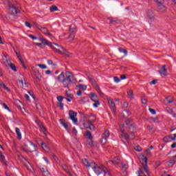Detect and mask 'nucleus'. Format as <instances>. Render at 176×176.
Listing matches in <instances>:
<instances>
[{"label": "nucleus", "mask_w": 176, "mask_h": 176, "mask_svg": "<svg viewBox=\"0 0 176 176\" xmlns=\"http://www.w3.org/2000/svg\"><path fill=\"white\" fill-rule=\"evenodd\" d=\"M65 96H66V97H68L69 98H71V99H72V98H74V95H72L71 93H69V91H65Z\"/></svg>", "instance_id": "obj_41"}, {"label": "nucleus", "mask_w": 176, "mask_h": 176, "mask_svg": "<svg viewBox=\"0 0 176 176\" xmlns=\"http://www.w3.org/2000/svg\"><path fill=\"white\" fill-rule=\"evenodd\" d=\"M100 105V101H96V102H95V103H94V107H95V108H97V107H98Z\"/></svg>", "instance_id": "obj_58"}, {"label": "nucleus", "mask_w": 176, "mask_h": 176, "mask_svg": "<svg viewBox=\"0 0 176 176\" xmlns=\"http://www.w3.org/2000/svg\"><path fill=\"white\" fill-rule=\"evenodd\" d=\"M77 87H78V89H80V90H87V86H86L85 85H77Z\"/></svg>", "instance_id": "obj_37"}, {"label": "nucleus", "mask_w": 176, "mask_h": 176, "mask_svg": "<svg viewBox=\"0 0 176 176\" xmlns=\"http://www.w3.org/2000/svg\"><path fill=\"white\" fill-rule=\"evenodd\" d=\"M157 9L161 13H164L167 10V8L163 5V3L157 5Z\"/></svg>", "instance_id": "obj_18"}, {"label": "nucleus", "mask_w": 176, "mask_h": 176, "mask_svg": "<svg viewBox=\"0 0 176 176\" xmlns=\"http://www.w3.org/2000/svg\"><path fill=\"white\" fill-rule=\"evenodd\" d=\"M3 108H5V109H7L8 111H9V112H10V109H9V107H8V104L6 103H3Z\"/></svg>", "instance_id": "obj_53"}, {"label": "nucleus", "mask_w": 176, "mask_h": 176, "mask_svg": "<svg viewBox=\"0 0 176 176\" xmlns=\"http://www.w3.org/2000/svg\"><path fill=\"white\" fill-rule=\"evenodd\" d=\"M33 25L36 27L39 31H41L44 35H47L48 36H53V35L49 32V30L47 28L43 27L42 25L38 24L36 22H33Z\"/></svg>", "instance_id": "obj_6"}, {"label": "nucleus", "mask_w": 176, "mask_h": 176, "mask_svg": "<svg viewBox=\"0 0 176 176\" xmlns=\"http://www.w3.org/2000/svg\"><path fill=\"white\" fill-rule=\"evenodd\" d=\"M109 105L110 107V109L113 112H115L116 111V106L115 104V102H113V100L109 98L108 99Z\"/></svg>", "instance_id": "obj_14"}, {"label": "nucleus", "mask_w": 176, "mask_h": 176, "mask_svg": "<svg viewBox=\"0 0 176 176\" xmlns=\"http://www.w3.org/2000/svg\"><path fill=\"white\" fill-rule=\"evenodd\" d=\"M0 160H1V162L3 163V164H5V166H8V163L6 162V160H5V155H0Z\"/></svg>", "instance_id": "obj_35"}, {"label": "nucleus", "mask_w": 176, "mask_h": 176, "mask_svg": "<svg viewBox=\"0 0 176 176\" xmlns=\"http://www.w3.org/2000/svg\"><path fill=\"white\" fill-rule=\"evenodd\" d=\"M96 116L91 115L89 116V120L86 123H94V122H96Z\"/></svg>", "instance_id": "obj_26"}, {"label": "nucleus", "mask_w": 176, "mask_h": 176, "mask_svg": "<svg viewBox=\"0 0 176 176\" xmlns=\"http://www.w3.org/2000/svg\"><path fill=\"white\" fill-rule=\"evenodd\" d=\"M146 17L151 23L155 20V16L153 11L148 10L146 13Z\"/></svg>", "instance_id": "obj_9"}, {"label": "nucleus", "mask_w": 176, "mask_h": 176, "mask_svg": "<svg viewBox=\"0 0 176 176\" xmlns=\"http://www.w3.org/2000/svg\"><path fill=\"white\" fill-rule=\"evenodd\" d=\"M101 145H105L107 144V138L102 137L100 140Z\"/></svg>", "instance_id": "obj_43"}, {"label": "nucleus", "mask_w": 176, "mask_h": 176, "mask_svg": "<svg viewBox=\"0 0 176 176\" xmlns=\"http://www.w3.org/2000/svg\"><path fill=\"white\" fill-rule=\"evenodd\" d=\"M27 149L29 152H35L38 149V146H36V144L30 142L27 146Z\"/></svg>", "instance_id": "obj_10"}, {"label": "nucleus", "mask_w": 176, "mask_h": 176, "mask_svg": "<svg viewBox=\"0 0 176 176\" xmlns=\"http://www.w3.org/2000/svg\"><path fill=\"white\" fill-rule=\"evenodd\" d=\"M148 110L151 112V113H152V115H155L156 114V111L155 109L150 108Z\"/></svg>", "instance_id": "obj_56"}, {"label": "nucleus", "mask_w": 176, "mask_h": 176, "mask_svg": "<svg viewBox=\"0 0 176 176\" xmlns=\"http://www.w3.org/2000/svg\"><path fill=\"white\" fill-rule=\"evenodd\" d=\"M57 10H58V8H57V6H51L50 8V12H51V13H53L54 12H57Z\"/></svg>", "instance_id": "obj_34"}, {"label": "nucleus", "mask_w": 176, "mask_h": 176, "mask_svg": "<svg viewBox=\"0 0 176 176\" xmlns=\"http://www.w3.org/2000/svg\"><path fill=\"white\" fill-rule=\"evenodd\" d=\"M69 116L71 120H72V122L74 123V124H78V118H76V116H78V113L70 110L69 111Z\"/></svg>", "instance_id": "obj_8"}, {"label": "nucleus", "mask_w": 176, "mask_h": 176, "mask_svg": "<svg viewBox=\"0 0 176 176\" xmlns=\"http://www.w3.org/2000/svg\"><path fill=\"white\" fill-rule=\"evenodd\" d=\"M147 129L150 133H155V131H156V129L153 125H148Z\"/></svg>", "instance_id": "obj_32"}, {"label": "nucleus", "mask_w": 176, "mask_h": 176, "mask_svg": "<svg viewBox=\"0 0 176 176\" xmlns=\"http://www.w3.org/2000/svg\"><path fill=\"white\" fill-rule=\"evenodd\" d=\"M59 122L60 123V124H62V126H63L65 127V129L68 131V130H69V127L68 126V124H67L65 122V120L60 119L59 120Z\"/></svg>", "instance_id": "obj_21"}, {"label": "nucleus", "mask_w": 176, "mask_h": 176, "mask_svg": "<svg viewBox=\"0 0 176 176\" xmlns=\"http://www.w3.org/2000/svg\"><path fill=\"white\" fill-rule=\"evenodd\" d=\"M102 169L103 173H104V176H111V172L108 170V168L105 167V166L102 165Z\"/></svg>", "instance_id": "obj_20"}, {"label": "nucleus", "mask_w": 176, "mask_h": 176, "mask_svg": "<svg viewBox=\"0 0 176 176\" xmlns=\"http://www.w3.org/2000/svg\"><path fill=\"white\" fill-rule=\"evenodd\" d=\"M9 67L11 68V69H12V71H14V72H17V69L16 68V65H14V64L10 63Z\"/></svg>", "instance_id": "obj_38"}, {"label": "nucleus", "mask_w": 176, "mask_h": 176, "mask_svg": "<svg viewBox=\"0 0 176 176\" xmlns=\"http://www.w3.org/2000/svg\"><path fill=\"white\" fill-rule=\"evenodd\" d=\"M16 54V57H18L22 67H23L25 69L27 68V67L25 66V63H24V60H23V58L21 57V55L20 54H19V52H17L16 51L15 52Z\"/></svg>", "instance_id": "obj_16"}, {"label": "nucleus", "mask_w": 176, "mask_h": 176, "mask_svg": "<svg viewBox=\"0 0 176 176\" xmlns=\"http://www.w3.org/2000/svg\"><path fill=\"white\" fill-rule=\"evenodd\" d=\"M64 98L63 96H59L57 97V100H58V102H63V100H64Z\"/></svg>", "instance_id": "obj_49"}, {"label": "nucleus", "mask_w": 176, "mask_h": 176, "mask_svg": "<svg viewBox=\"0 0 176 176\" xmlns=\"http://www.w3.org/2000/svg\"><path fill=\"white\" fill-rule=\"evenodd\" d=\"M69 39H71V41H74V39H75V33H70V35L69 36Z\"/></svg>", "instance_id": "obj_48"}, {"label": "nucleus", "mask_w": 176, "mask_h": 176, "mask_svg": "<svg viewBox=\"0 0 176 176\" xmlns=\"http://www.w3.org/2000/svg\"><path fill=\"white\" fill-rule=\"evenodd\" d=\"M157 2V5H162V3H164V0H154Z\"/></svg>", "instance_id": "obj_52"}, {"label": "nucleus", "mask_w": 176, "mask_h": 176, "mask_svg": "<svg viewBox=\"0 0 176 176\" xmlns=\"http://www.w3.org/2000/svg\"><path fill=\"white\" fill-rule=\"evenodd\" d=\"M76 32V26L75 25H71L69 28V34H75Z\"/></svg>", "instance_id": "obj_28"}, {"label": "nucleus", "mask_w": 176, "mask_h": 176, "mask_svg": "<svg viewBox=\"0 0 176 176\" xmlns=\"http://www.w3.org/2000/svg\"><path fill=\"white\" fill-rule=\"evenodd\" d=\"M36 124H38L41 131H42V133H43V134L46 135V134H47V131H46V128H45V126L42 124V122H41L39 120H36Z\"/></svg>", "instance_id": "obj_12"}, {"label": "nucleus", "mask_w": 176, "mask_h": 176, "mask_svg": "<svg viewBox=\"0 0 176 176\" xmlns=\"http://www.w3.org/2000/svg\"><path fill=\"white\" fill-rule=\"evenodd\" d=\"M47 64H48V65H54V67H55V65H57L56 63H53V60H48Z\"/></svg>", "instance_id": "obj_50"}, {"label": "nucleus", "mask_w": 176, "mask_h": 176, "mask_svg": "<svg viewBox=\"0 0 176 176\" xmlns=\"http://www.w3.org/2000/svg\"><path fill=\"white\" fill-rule=\"evenodd\" d=\"M36 65V67H39L42 69H46V68H47L46 65L38 64V65Z\"/></svg>", "instance_id": "obj_46"}, {"label": "nucleus", "mask_w": 176, "mask_h": 176, "mask_svg": "<svg viewBox=\"0 0 176 176\" xmlns=\"http://www.w3.org/2000/svg\"><path fill=\"white\" fill-rule=\"evenodd\" d=\"M29 38H31V39H33V41H35L38 39V38L32 34H29Z\"/></svg>", "instance_id": "obj_55"}, {"label": "nucleus", "mask_w": 176, "mask_h": 176, "mask_svg": "<svg viewBox=\"0 0 176 176\" xmlns=\"http://www.w3.org/2000/svg\"><path fill=\"white\" fill-rule=\"evenodd\" d=\"M83 126L87 127V129H89L90 130H94V129H96L93 124V122H84Z\"/></svg>", "instance_id": "obj_17"}, {"label": "nucleus", "mask_w": 176, "mask_h": 176, "mask_svg": "<svg viewBox=\"0 0 176 176\" xmlns=\"http://www.w3.org/2000/svg\"><path fill=\"white\" fill-rule=\"evenodd\" d=\"M118 50H119V52H120V53H124V56H127V53L128 52H127L126 50H124V49H123L122 47H119Z\"/></svg>", "instance_id": "obj_39"}, {"label": "nucleus", "mask_w": 176, "mask_h": 176, "mask_svg": "<svg viewBox=\"0 0 176 176\" xmlns=\"http://www.w3.org/2000/svg\"><path fill=\"white\" fill-rule=\"evenodd\" d=\"M121 139L122 141H123V140H125V141H129V140H130V136H129V134H127L124 130L121 129Z\"/></svg>", "instance_id": "obj_15"}, {"label": "nucleus", "mask_w": 176, "mask_h": 176, "mask_svg": "<svg viewBox=\"0 0 176 176\" xmlns=\"http://www.w3.org/2000/svg\"><path fill=\"white\" fill-rule=\"evenodd\" d=\"M36 46H40L41 47H45V45H43L41 43H35Z\"/></svg>", "instance_id": "obj_62"}, {"label": "nucleus", "mask_w": 176, "mask_h": 176, "mask_svg": "<svg viewBox=\"0 0 176 176\" xmlns=\"http://www.w3.org/2000/svg\"><path fill=\"white\" fill-rule=\"evenodd\" d=\"M121 168H122V170H123L124 171H126V170H127V168H129V165H128V164H126L122 163Z\"/></svg>", "instance_id": "obj_40"}, {"label": "nucleus", "mask_w": 176, "mask_h": 176, "mask_svg": "<svg viewBox=\"0 0 176 176\" xmlns=\"http://www.w3.org/2000/svg\"><path fill=\"white\" fill-rule=\"evenodd\" d=\"M166 100L168 101V104H171L173 101H174L173 99H171V96H168Z\"/></svg>", "instance_id": "obj_51"}, {"label": "nucleus", "mask_w": 176, "mask_h": 176, "mask_svg": "<svg viewBox=\"0 0 176 176\" xmlns=\"http://www.w3.org/2000/svg\"><path fill=\"white\" fill-rule=\"evenodd\" d=\"M134 149H135V151H136V152H141L142 151V148H141V146H140V145L135 146Z\"/></svg>", "instance_id": "obj_42"}, {"label": "nucleus", "mask_w": 176, "mask_h": 176, "mask_svg": "<svg viewBox=\"0 0 176 176\" xmlns=\"http://www.w3.org/2000/svg\"><path fill=\"white\" fill-rule=\"evenodd\" d=\"M0 86L3 88L5 89V90H7L8 91H10L9 87H6V85L3 83H1Z\"/></svg>", "instance_id": "obj_47"}, {"label": "nucleus", "mask_w": 176, "mask_h": 176, "mask_svg": "<svg viewBox=\"0 0 176 176\" xmlns=\"http://www.w3.org/2000/svg\"><path fill=\"white\" fill-rule=\"evenodd\" d=\"M65 79V76H64V72H62L58 76V82H64V80Z\"/></svg>", "instance_id": "obj_30"}, {"label": "nucleus", "mask_w": 176, "mask_h": 176, "mask_svg": "<svg viewBox=\"0 0 176 176\" xmlns=\"http://www.w3.org/2000/svg\"><path fill=\"white\" fill-rule=\"evenodd\" d=\"M110 162H111V163L113 164H119V163H120V157H119V156H116L113 160Z\"/></svg>", "instance_id": "obj_24"}, {"label": "nucleus", "mask_w": 176, "mask_h": 176, "mask_svg": "<svg viewBox=\"0 0 176 176\" xmlns=\"http://www.w3.org/2000/svg\"><path fill=\"white\" fill-rule=\"evenodd\" d=\"M87 144L89 146H97V143L93 141V139H88Z\"/></svg>", "instance_id": "obj_27"}, {"label": "nucleus", "mask_w": 176, "mask_h": 176, "mask_svg": "<svg viewBox=\"0 0 176 176\" xmlns=\"http://www.w3.org/2000/svg\"><path fill=\"white\" fill-rule=\"evenodd\" d=\"M139 160L142 164V168L146 173V175H149L151 172L149 171V168H148V157H145L144 155H139Z\"/></svg>", "instance_id": "obj_5"}, {"label": "nucleus", "mask_w": 176, "mask_h": 176, "mask_svg": "<svg viewBox=\"0 0 176 176\" xmlns=\"http://www.w3.org/2000/svg\"><path fill=\"white\" fill-rule=\"evenodd\" d=\"M146 102H147L146 99H145V98H143L142 99V104H146Z\"/></svg>", "instance_id": "obj_63"}, {"label": "nucleus", "mask_w": 176, "mask_h": 176, "mask_svg": "<svg viewBox=\"0 0 176 176\" xmlns=\"http://www.w3.org/2000/svg\"><path fill=\"white\" fill-rule=\"evenodd\" d=\"M85 135L87 140H93V135H91V132L87 131L85 133Z\"/></svg>", "instance_id": "obj_29"}, {"label": "nucleus", "mask_w": 176, "mask_h": 176, "mask_svg": "<svg viewBox=\"0 0 176 176\" xmlns=\"http://www.w3.org/2000/svg\"><path fill=\"white\" fill-rule=\"evenodd\" d=\"M164 142H169L170 139L168 138V136L164 137Z\"/></svg>", "instance_id": "obj_60"}, {"label": "nucleus", "mask_w": 176, "mask_h": 176, "mask_svg": "<svg viewBox=\"0 0 176 176\" xmlns=\"http://www.w3.org/2000/svg\"><path fill=\"white\" fill-rule=\"evenodd\" d=\"M144 153L146 155H151V150L149 148H147L146 150H145Z\"/></svg>", "instance_id": "obj_59"}, {"label": "nucleus", "mask_w": 176, "mask_h": 176, "mask_svg": "<svg viewBox=\"0 0 176 176\" xmlns=\"http://www.w3.org/2000/svg\"><path fill=\"white\" fill-rule=\"evenodd\" d=\"M26 27H28V28H32V25L30 22H25V23Z\"/></svg>", "instance_id": "obj_54"}, {"label": "nucleus", "mask_w": 176, "mask_h": 176, "mask_svg": "<svg viewBox=\"0 0 176 176\" xmlns=\"http://www.w3.org/2000/svg\"><path fill=\"white\" fill-rule=\"evenodd\" d=\"M57 107L61 109H64V103H63V102H58Z\"/></svg>", "instance_id": "obj_44"}, {"label": "nucleus", "mask_w": 176, "mask_h": 176, "mask_svg": "<svg viewBox=\"0 0 176 176\" xmlns=\"http://www.w3.org/2000/svg\"><path fill=\"white\" fill-rule=\"evenodd\" d=\"M90 97L91 100H92V101H94V102L98 101V96H97L96 94L91 93Z\"/></svg>", "instance_id": "obj_22"}, {"label": "nucleus", "mask_w": 176, "mask_h": 176, "mask_svg": "<svg viewBox=\"0 0 176 176\" xmlns=\"http://www.w3.org/2000/svg\"><path fill=\"white\" fill-rule=\"evenodd\" d=\"M39 41L43 43V45H47L54 52V53H56L57 54H61L62 56H67V57H72V54L68 52L67 50H65L64 47H61L60 45H58L57 43L48 42L46 41L44 38H40Z\"/></svg>", "instance_id": "obj_1"}, {"label": "nucleus", "mask_w": 176, "mask_h": 176, "mask_svg": "<svg viewBox=\"0 0 176 176\" xmlns=\"http://www.w3.org/2000/svg\"><path fill=\"white\" fill-rule=\"evenodd\" d=\"M86 76L89 80L90 83H91L93 87L95 88V90L98 91V93L100 94V96H104V94L102 91H101V89H100V86H98V84H97V81H96V79H94V77L89 72L86 73Z\"/></svg>", "instance_id": "obj_3"}, {"label": "nucleus", "mask_w": 176, "mask_h": 176, "mask_svg": "<svg viewBox=\"0 0 176 176\" xmlns=\"http://www.w3.org/2000/svg\"><path fill=\"white\" fill-rule=\"evenodd\" d=\"M42 148L45 151V152H49L50 151V148H49V146L45 144V142H41V143Z\"/></svg>", "instance_id": "obj_23"}, {"label": "nucleus", "mask_w": 176, "mask_h": 176, "mask_svg": "<svg viewBox=\"0 0 176 176\" xmlns=\"http://www.w3.org/2000/svg\"><path fill=\"white\" fill-rule=\"evenodd\" d=\"M131 123V120L129 119L125 121V123L122 125V127H129Z\"/></svg>", "instance_id": "obj_36"}, {"label": "nucleus", "mask_w": 176, "mask_h": 176, "mask_svg": "<svg viewBox=\"0 0 176 176\" xmlns=\"http://www.w3.org/2000/svg\"><path fill=\"white\" fill-rule=\"evenodd\" d=\"M15 131L17 135L18 140H21V132H20V129L15 128Z\"/></svg>", "instance_id": "obj_33"}, {"label": "nucleus", "mask_w": 176, "mask_h": 176, "mask_svg": "<svg viewBox=\"0 0 176 176\" xmlns=\"http://www.w3.org/2000/svg\"><path fill=\"white\" fill-rule=\"evenodd\" d=\"M171 148L174 149V148H176V142H174L173 144H171Z\"/></svg>", "instance_id": "obj_64"}, {"label": "nucleus", "mask_w": 176, "mask_h": 176, "mask_svg": "<svg viewBox=\"0 0 176 176\" xmlns=\"http://www.w3.org/2000/svg\"><path fill=\"white\" fill-rule=\"evenodd\" d=\"M128 98L129 100H134V92L131 89L128 91Z\"/></svg>", "instance_id": "obj_31"}, {"label": "nucleus", "mask_w": 176, "mask_h": 176, "mask_svg": "<svg viewBox=\"0 0 176 176\" xmlns=\"http://www.w3.org/2000/svg\"><path fill=\"white\" fill-rule=\"evenodd\" d=\"M75 82V77L69 72L65 73V78L63 80L62 82L63 85V87H69L72 82Z\"/></svg>", "instance_id": "obj_4"}, {"label": "nucleus", "mask_w": 176, "mask_h": 176, "mask_svg": "<svg viewBox=\"0 0 176 176\" xmlns=\"http://www.w3.org/2000/svg\"><path fill=\"white\" fill-rule=\"evenodd\" d=\"M32 69L34 72V76L36 78V79L41 80V79H42V75L41 74V72H39V70L34 67H32Z\"/></svg>", "instance_id": "obj_11"}, {"label": "nucleus", "mask_w": 176, "mask_h": 176, "mask_svg": "<svg viewBox=\"0 0 176 176\" xmlns=\"http://www.w3.org/2000/svg\"><path fill=\"white\" fill-rule=\"evenodd\" d=\"M114 82L119 83V82H120V79L118 76H116L114 77Z\"/></svg>", "instance_id": "obj_57"}, {"label": "nucleus", "mask_w": 176, "mask_h": 176, "mask_svg": "<svg viewBox=\"0 0 176 176\" xmlns=\"http://www.w3.org/2000/svg\"><path fill=\"white\" fill-rule=\"evenodd\" d=\"M110 24H120V20L113 18H109Z\"/></svg>", "instance_id": "obj_25"}, {"label": "nucleus", "mask_w": 176, "mask_h": 176, "mask_svg": "<svg viewBox=\"0 0 176 176\" xmlns=\"http://www.w3.org/2000/svg\"><path fill=\"white\" fill-rule=\"evenodd\" d=\"M8 10L10 14H17L20 13V10L17 7L12 4V3H8Z\"/></svg>", "instance_id": "obj_7"}, {"label": "nucleus", "mask_w": 176, "mask_h": 176, "mask_svg": "<svg viewBox=\"0 0 176 176\" xmlns=\"http://www.w3.org/2000/svg\"><path fill=\"white\" fill-rule=\"evenodd\" d=\"M72 133L73 134H74V135H76V134H78V131H76V129H75V127L73 128Z\"/></svg>", "instance_id": "obj_61"}, {"label": "nucleus", "mask_w": 176, "mask_h": 176, "mask_svg": "<svg viewBox=\"0 0 176 176\" xmlns=\"http://www.w3.org/2000/svg\"><path fill=\"white\" fill-rule=\"evenodd\" d=\"M159 72L161 76L162 77L167 76V69H166L165 65H162L160 68Z\"/></svg>", "instance_id": "obj_13"}, {"label": "nucleus", "mask_w": 176, "mask_h": 176, "mask_svg": "<svg viewBox=\"0 0 176 176\" xmlns=\"http://www.w3.org/2000/svg\"><path fill=\"white\" fill-rule=\"evenodd\" d=\"M109 137V131L107 130L103 134V138H108Z\"/></svg>", "instance_id": "obj_45"}, {"label": "nucleus", "mask_w": 176, "mask_h": 176, "mask_svg": "<svg viewBox=\"0 0 176 176\" xmlns=\"http://www.w3.org/2000/svg\"><path fill=\"white\" fill-rule=\"evenodd\" d=\"M176 162V155L173 156V159L168 161L166 164H168V167H173V164H175Z\"/></svg>", "instance_id": "obj_19"}, {"label": "nucleus", "mask_w": 176, "mask_h": 176, "mask_svg": "<svg viewBox=\"0 0 176 176\" xmlns=\"http://www.w3.org/2000/svg\"><path fill=\"white\" fill-rule=\"evenodd\" d=\"M82 163L84 166H85L86 167H88V168H90V167H91V168L94 169V173L98 175H100V174H102L103 171L102 164H101L100 166H98V164H96L95 162L90 163L89 160H87V159L82 160Z\"/></svg>", "instance_id": "obj_2"}]
</instances>
